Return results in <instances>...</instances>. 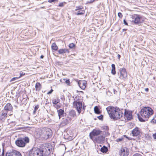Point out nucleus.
<instances>
[{"label": "nucleus", "instance_id": "4468645a", "mask_svg": "<svg viewBox=\"0 0 156 156\" xmlns=\"http://www.w3.org/2000/svg\"><path fill=\"white\" fill-rule=\"evenodd\" d=\"M71 118L69 117L67 119H63L62 122L60 124V127H63L67 125L69 123V121H71Z\"/></svg>", "mask_w": 156, "mask_h": 156}, {"label": "nucleus", "instance_id": "a878e982", "mask_svg": "<svg viewBox=\"0 0 156 156\" xmlns=\"http://www.w3.org/2000/svg\"><path fill=\"white\" fill-rule=\"evenodd\" d=\"M51 48L53 50L56 51L58 50V48L55 43H53L51 45Z\"/></svg>", "mask_w": 156, "mask_h": 156}, {"label": "nucleus", "instance_id": "4d7b16f0", "mask_svg": "<svg viewBox=\"0 0 156 156\" xmlns=\"http://www.w3.org/2000/svg\"><path fill=\"white\" fill-rule=\"evenodd\" d=\"M126 30H127L126 29H122V31H126Z\"/></svg>", "mask_w": 156, "mask_h": 156}, {"label": "nucleus", "instance_id": "bf43d9fd", "mask_svg": "<svg viewBox=\"0 0 156 156\" xmlns=\"http://www.w3.org/2000/svg\"><path fill=\"white\" fill-rule=\"evenodd\" d=\"M153 79L154 80L155 79V77H153Z\"/></svg>", "mask_w": 156, "mask_h": 156}, {"label": "nucleus", "instance_id": "a19ab883", "mask_svg": "<svg viewBox=\"0 0 156 156\" xmlns=\"http://www.w3.org/2000/svg\"><path fill=\"white\" fill-rule=\"evenodd\" d=\"M39 105H36L34 107V110H37L39 108Z\"/></svg>", "mask_w": 156, "mask_h": 156}, {"label": "nucleus", "instance_id": "f704fd0d", "mask_svg": "<svg viewBox=\"0 0 156 156\" xmlns=\"http://www.w3.org/2000/svg\"><path fill=\"white\" fill-rule=\"evenodd\" d=\"M123 140V138H118L116 140V141L117 142H119L122 141Z\"/></svg>", "mask_w": 156, "mask_h": 156}, {"label": "nucleus", "instance_id": "393cba45", "mask_svg": "<svg viewBox=\"0 0 156 156\" xmlns=\"http://www.w3.org/2000/svg\"><path fill=\"white\" fill-rule=\"evenodd\" d=\"M94 112L98 114H100L101 112L100 111L98 107L97 106H95L94 108Z\"/></svg>", "mask_w": 156, "mask_h": 156}, {"label": "nucleus", "instance_id": "a211bd4d", "mask_svg": "<svg viewBox=\"0 0 156 156\" xmlns=\"http://www.w3.org/2000/svg\"><path fill=\"white\" fill-rule=\"evenodd\" d=\"M58 114L59 119H60L62 117H63L65 114L64 111L63 109H60L58 110L57 111Z\"/></svg>", "mask_w": 156, "mask_h": 156}, {"label": "nucleus", "instance_id": "37998d69", "mask_svg": "<svg viewBox=\"0 0 156 156\" xmlns=\"http://www.w3.org/2000/svg\"><path fill=\"white\" fill-rule=\"evenodd\" d=\"M58 0H48V2L49 3H52L53 2H55L57 1Z\"/></svg>", "mask_w": 156, "mask_h": 156}, {"label": "nucleus", "instance_id": "052dcab7", "mask_svg": "<svg viewBox=\"0 0 156 156\" xmlns=\"http://www.w3.org/2000/svg\"><path fill=\"white\" fill-rule=\"evenodd\" d=\"M62 80H60V82H62Z\"/></svg>", "mask_w": 156, "mask_h": 156}, {"label": "nucleus", "instance_id": "7c9ffc66", "mask_svg": "<svg viewBox=\"0 0 156 156\" xmlns=\"http://www.w3.org/2000/svg\"><path fill=\"white\" fill-rule=\"evenodd\" d=\"M151 122L154 124H156V115L151 120Z\"/></svg>", "mask_w": 156, "mask_h": 156}, {"label": "nucleus", "instance_id": "39448f33", "mask_svg": "<svg viewBox=\"0 0 156 156\" xmlns=\"http://www.w3.org/2000/svg\"><path fill=\"white\" fill-rule=\"evenodd\" d=\"M30 141L29 138L27 136L19 138L15 141L16 145L19 147H24Z\"/></svg>", "mask_w": 156, "mask_h": 156}, {"label": "nucleus", "instance_id": "b1692460", "mask_svg": "<svg viewBox=\"0 0 156 156\" xmlns=\"http://www.w3.org/2000/svg\"><path fill=\"white\" fill-rule=\"evenodd\" d=\"M85 13L84 10H79L77 12L75 13V14L77 15H83Z\"/></svg>", "mask_w": 156, "mask_h": 156}, {"label": "nucleus", "instance_id": "ea45409f", "mask_svg": "<svg viewBox=\"0 0 156 156\" xmlns=\"http://www.w3.org/2000/svg\"><path fill=\"white\" fill-rule=\"evenodd\" d=\"M123 23L125 25H126V26L128 25V23H127L126 20L125 19H124L123 20Z\"/></svg>", "mask_w": 156, "mask_h": 156}, {"label": "nucleus", "instance_id": "8fccbe9b", "mask_svg": "<svg viewBox=\"0 0 156 156\" xmlns=\"http://www.w3.org/2000/svg\"><path fill=\"white\" fill-rule=\"evenodd\" d=\"M5 117H4V116H1L0 117V119L2 120L3 119H5Z\"/></svg>", "mask_w": 156, "mask_h": 156}, {"label": "nucleus", "instance_id": "1a4fd4ad", "mask_svg": "<svg viewBox=\"0 0 156 156\" xmlns=\"http://www.w3.org/2000/svg\"><path fill=\"white\" fill-rule=\"evenodd\" d=\"M119 79L123 80L125 79L127 76V73L126 69L124 68H120L119 71L117 73Z\"/></svg>", "mask_w": 156, "mask_h": 156}, {"label": "nucleus", "instance_id": "f3484780", "mask_svg": "<svg viewBox=\"0 0 156 156\" xmlns=\"http://www.w3.org/2000/svg\"><path fill=\"white\" fill-rule=\"evenodd\" d=\"M13 108V107L10 103L7 104L4 107L5 111L7 112L9 111H12Z\"/></svg>", "mask_w": 156, "mask_h": 156}, {"label": "nucleus", "instance_id": "c9c22d12", "mask_svg": "<svg viewBox=\"0 0 156 156\" xmlns=\"http://www.w3.org/2000/svg\"><path fill=\"white\" fill-rule=\"evenodd\" d=\"M118 16L120 18H122L123 16V15L120 12H118Z\"/></svg>", "mask_w": 156, "mask_h": 156}, {"label": "nucleus", "instance_id": "20e7f679", "mask_svg": "<svg viewBox=\"0 0 156 156\" xmlns=\"http://www.w3.org/2000/svg\"><path fill=\"white\" fill-rule=\"evenodd\" d=\"M153 113V110L151 108L149 107H144L140 111V114L141 116L146 118H149Z\"/></svg>", "mask_w": 156, "mask_h": 156}, {"label": "nucleus", "instance_id": "4c0bfd02", "mask_svg": "<svg viewBox=\"0 0 156 156\" xmlns=\"http://www.w3.org/2000/svg\"><path fill=\"white\" fill-rule=\"evenodd\" d=\"M103 115H100L98 117V118L100 120H102L103 119Z\"/></svg>", "mask_w": 156, "mask_h": 156}, {"label": "nucleus", "instance_id": "c03bdc74", "mask_svg": "<svg viewBox=\"0 0 156 156\" xmlns=\"http://www.w3.org/2000/svg\"><path fill=\"white\" fill-rule=\"evenodd\" d=\"M25 75V73H23V72H22V73H21L20 74V76L18 77H19V78L22 77V76L24 75Z\"/></svg>", "mask_w": 156, "mask_h": 156}, {"label": "nucleus", "instance_id": "9b49d317", "mask_svg": "<svg viewBox=\"0 0 156 156\" xmlns=\"http://www.w3.org/2000/svg\"><path fill=\"white\" fill-rule=\"evenodd\" d=\"M124 111V116L125 119H126L128 121L130 120L133 119L132 112L126 109H125Z\"/></svg>", "mask_w": 156, "mask_h": 156}, {"label": "nucleus", "instance_id": "5fc2aeb1", "mask_svg": "<svg viewBox=\"0 0 156 156\" xmlns=\"http://www.w3.org/2000/svg\"><path fill=\"white\" fill-rule=\"evenodd\" d=\"M44 56L42 55H41V56H40V58L41 59H43L44 58Z\"/></svg>", "mask_w": 156, "mask_h": 156}, {"label": "nucleus", "instance_id": "c85d7f7f", "mask_svg": "<svg viewBox=\"0 0 156 156\" xmlns=\"http://www.w3.org/2000/svg\"><path fill=\"white\" fill-rule=\"evenodd\" d=\"M69 47L70 48L72 49L75 48L76 45L73 43H71L69 44Z\"/></svg>", "mask_w": 156, "mask_h": 156}, {"label": "nucleus", "instance_id": "49530a36", "mask_svg": "<svg viewBox=\"0 0 156 156\" xmlns=\"http://www.w3.org/2000/svg\"><path fill=\"white\" fill-rule=\"evenodd\" d=\"M53 91V90H52V89H51V90H50L49 92H48L47 93V94H50L52 93Z\"/></svg>", "mask_w": 156, "mask_h": 156}, {"label": "nucleus", "instance_id": "4be33fe9", "mask_svg": "<svg viewBox=\"0 0 156 156\" xmlns=\"http://www.w3.org/2000/svg\"><path fill=\"white\" fill-rule=\"evenodd\" d=\"M36 91H39L41 88V85L40 83L37 82L35 84Z\"/></svg>", "mask_w": 156, "mask_h": 156}, {"label": "nucleus", "instance_id": "2eb2a0df", "mask_svg": "<svg viewBox=\"0 0 156 156\" xmlns=\"http://www.w3.org/2000/svg\"><path fill=\"white\" fill-rule=\"evenodd\" d=\"M119 154L120 156H127L129 154V150L127 148H122L120 150Z\"/></svg>", "mask_w": 156, "mask_h": 156}, {"label": "nucleus", "instance_id": "cd10ccee", "mask_svg": "<svg viewBox=\"0 0 156 156\" xmlns=\"http://www.w3.org/2000/svg\"><path fill=\"white\" fill-rule=\"evenodd\" d=\"M75 8V10L77 11L80 10H82V9L83 8V7L81 5H79L76 7Z\"/></svg>", "mask_w": 156, "mask_h": 156}, {"label": "nucleus", "instance_id": "423d86ee", "mask_svg": "<svg viewBox=\"0 0 156 156\" xmlns=\"http://www.w3.org/2000/svg\"><path fill=\"white\" fill-rule=\"evenodd\" d=\"M104 135H109V133L108 132L105 131H102L99 129H94L89 134V136L90 139L93 140H94L95 137L98 136L99 135L102 133H105Z\"/></svg>", "mask_w": 156, "mask_h": 156}, {"label": "nucleus", "instance_id": "dca6fc26", "mask_svg": "<svg viewBox=\"0 0 156 156\" xmlns=\"http://www.w3.org/2000/svg\"><path fill=\"white\" fill-rule=\"evenodd\" d=\"M87 82L84 80H79L78 82V84L80 87L82 89H84L86 87Z\"/></svg>", "mask_w": 156, "mask_h": 156}, {"label": "nucleus", "instance_id": "864d4df0", "mask_svg": "<svg viewBox=\"0 0 156 156\" xmlns=\"http://www.w3.org/2000/svg\"><path fill=\"white\" fill-rule=\"evenodd\" d=\"M36 111L37 110H34V111L33 112V114H34L36 113Z\"/></svg>", "mask_w": 156, "mask_h": 156}, {"label": "nucleus", "instance_id": "412c9836", "mask_svg": "<svg viewBox=\"0 0 156 156\" xmlns=\"http://www.w3.org/2000/svg\"><path fill=\"white\" fill-rule=\"evenodd\" d=\"M108 150V147L105 145H104L101 147L100 150V151L103 153H106Z\"/></svg>", "mask_w": 156, "mask_h": 156}, {"label": "nucleus", "instance_id": "2f4dec72", "mask_svg": "<svg viewBox=\"0 0 156 156\" xmlns=\"http://www.w3.org/2000/svg\"><path fill=\"white\" fill-rule=\"evenodd\" d=\"M138 117V119L139 120V121L141 122H143L145 121V120L143 118H142L141 117L139 114L137 115Z\"/></svg>", "mask_w": 156, "mask_h": 156}, {"label": "nucleus", "instance_id": "f257e3e1", "mask_svg": "<svg viewBox=\"0 0 156 156\" xmlns=\"http://www.w3.org/2000/svg\"><path fill=\"white\" fill-rule=\"evenodd\" d=\"M106 109L110 118L114 120L119 119L123 115V111L124 109L121 110L117 107L108 106Z\"/></svg>", "mask_w": 156, "mask_h": 156}, {"label": "nucleus", "instance_id": "9d476101", "mask_svg": "<svg viewBox=\"0 0 156 156\" xmlns=\"http://www.w3.org/2000/svg\"><path fill=\"white\" fill-rule=\"evenodd\" d=\"M5 156H22V155L20 152L16 150H12L6 152Z\"/></svg>", "mask_w": 156, "mask_h": 156}, {"label": "nucleus", "instance_id": "6e6552de", "mask_svg": "<svg viewBox=\"0 0 156 156\" xmlns=\"http://www.w3.org/2000/svg\"><path fill=\"white\" fill-rule=\"evenodd\" d=\"M79 99H77V97H75L74 101L73 102V106L77 111L78 115H79L81 112L82 103L81 102L79 101Z\"/></svg>", "mask_w": 156, "mask_h": 156}, {"label": "nucleus", "instance_id": "09e8293b", "mask_svg": "<svg viewBox=\"0 0 156 156\" xmlns=\"http://www.w3.org/2000/svg\"><path fill=\"white\" fill-rule=\"evenodd\" d=\"M4 154H5L4 149H3V151L2 152V155H1V156H4Z\"/></svg>", "mask_w": 156, "mask_h": 156}, {"label": "nucleus", "instance_id": "79ce46f5", "mask_svg": "<svg viewBox=\"0 0 156 156\" xmlns=\"http://www.w3.org/2000/svg\"><path fill=\"white\" fill-rule=\"evenodd\" d=\"M132 156H142L141 154L139 153H136L133 154Z\"/></svg>", "mask_w": 156, "mask_h": 156}, {"label": "nucleus", "instance_id": "5701e85b", "mask_svg": "<svg viewBox=\"0 0 156 156\" xmlns=\"http://www.w3.org/2000/svg\"><path fill=\"white\" fill-rule=\"evenodd\" d=\"M112 69L111 70V73L112 74L114 75L115 74L116 72L115 70V65L114 64H112L111 65Z\"/></svg>", "mask_w": 156, "mask_h": 156}, {"label": "nucleus", "instance_id": "3c124183", "mask_svg": "<svg viewBox=\"0 0 156 156\" xmlns=\"http://www.w3.org/2000/svg\"><path fill=\"white\" fill-rule=\"evenodd\" d=\"M149 89L148 88H146L145 89V91L147 92L148 91H149Z\"/></svg>", "mask_w": 156, "mask_h": 156}, {"label": "nucleus", "instance_id": "a18cd8bd", "mask_svg": "<svg viewBox=\"0 0 156 156\" xmlns=\"http://www.w3.org/2000/svg\"><path fill=\"white\" fill-rule=\"evenodd\" d=\"M108 127L107 126H105L103 128V129H105V130H108Z\"/></svg>", "mask_w": 156, "mask_h": 156}, {"label": "nucleus", "instance_id": "0eeeda50", "mask_svg": "<svg viewBox=\"0 0 156 156\" xmlns=\"http://www.w3.org/2000/svg\"><path fill=\"white\" fill-rule=\"evenodd\" d=\"M130 17L132 19L130 21L136 24H139L143 22L145 20L144 16L137 14L131 16Z\"/></svg>", "mask_w": 156, "mask_h": 156}, {"label": "nucleus", "instance_id": "bb28decb", "mask_svg": "<svg viewBox=\"0 0 156 156\" xmlns=\"http://www.w3.org/2000/svg\"><path fill=\"white\" fill-rule=\"evenodd\" d=\"M60 100L59 99H53L52 100V102L53 104L56 105L59 102Z\"/></svg>", "mask_w": 156, "mask_h": 156}, {"label": "nucleus", "instance_id": "603ef678", "mask_svg": "<svg viewBox=\"0 0 156 156\" xmlns=\"http://www.w3.org/2000/svg\"><path fill=\"white\" fill-rule=\"evenodd\" d=\"M86 107V106H84V105H83L82 106V108L84 110H85V108Z\"/></svg>", "mask_w": 156, "mask_h": 156}, {"label": "nucleus", "instance_id": "6e6d98bb", "mask_svg": "<svg viewBox=\"0 0 156 156\" xmlns=\"http://www.w3.org/2000/svg\"><path fill=\"white\" fill-rule=\"evenodd\" d=\"M121 57V56L119 54H118V57L119 58H120Z\"/></svg>", "mask_w": 156, "mask_h": 156}, {"label": "nucleus", "instance_id": "de8ad7c7", "mask_svg": "<svg viewBox=\"0 0 156 156\" xmlns=\"http://www.w3.org/2000/svg\"><path fill=\"white\" fill-rule=\"evenodd\" d=\"M152 136L154 139H156V133L154 134H153Z\"/></svg>", "mask_w": 156, "mask_h": 156}, {"label": "nucleus", "instance_id": "72a5a7b5", "mask_svg": "<svg viewBox=\"0 0 156 156\" xmlns=\"http://www.w3.org/2000/svg\"><path fill=\"white\" fill-rule=\"evenodd\" d=\"M63 80L65 81L67 85H70V80L69 79H63Z\"/></svg>", "mask_w": 156, "mask_h": 156}, {"label": "nucleus", "instance_id": "f03ea898", "mask_svg": "<svg viewBox=\"0 0 156 156\" xmlns=\"http://www.w3.org/2000/svg\"><path fill=\"white\" fill-rule=\"evenodd\" d=\"M51 152V149L48 147L33 148L29 151L28 156H48Z\"/></svg>", "mask_w": 156, "mask_h": 156}, {"label": "nucleus", "instance_id": "7ed1b4c3", "mask_svg": "<svg viewBox=\"0 0 156 156\" xmlns=\"http://www.w3.org/2000/svg\"><path fill=\"white\" fill-rule=\"evenodd\" d=\"M37 134L39 139L43 140L51 138L52 133L50 129L43 128L38 129Z\"/></svg>", "mask_w": 156, "mask_h": 156}, {"label": "nucleus", "instance_id": "13d9d810", "mask_svg": "<svg viewBox=\"0 0 156 156\" xmlns=\"http://www.w3.org/2000/svg\"><path fill=\"white\" fill-rule=\"evenodd\" d=\"M124 136H125L127 138L129 139L128 137L126 136V135H124Z\"/></svg>", "mask_w": 156, "mask_h": 156}, {"label": "nucleus", "instance_id": "f8f14e48", "mask_svg": "<svg viewBox=\"0 0 156 156\" xmlns=\"http://www.w3.org/2000/svg\"><path fill=\"white\" fill-rule=\"evenodd\" d=\"M131 133L133 136H140L142 134V133L138 127H136L132 131Z\"/></svg>", "mask_w": 156, "mask_h": 156}, {"label": "nucleus", "instance_id": "e433bc0d", "mask_svg": "<svg viewBox=\"0 0 156 156\" xmlns=\"http://www.w3.org/2000/svg\"><path fill=\"white\" fill-rule=\"evenodd\" d=\"M65 4V2H63L60 3L59 4L58 6L61 7H62L64 6V4Z\"/></svg>", "mask_w": 156, "mask_h": 156}, {"label": "nucleus", "instance_id": "ddd939ff", "mask_svg": "<svg viewBox=\"0 0 156 156\" xmlns=\"http://www.w3.org/2000/svg\"><path fill=\"white\" fill-rule=\"evenodd\" d=\"M104 134H105V133ZM101 135L98 136L96 137H95L94 140L96 141L97 142H102L105 140V137L107 136L106 135H104L103 133L101 134Z\"/></svg>", "mask_w": 156, "mask_h": 156}, {"label": "nucleus", "instance_id": "473e14b6", "mask_svg": "<svg viewBox=\"0 0 156 156\" xmlns=\"http://www.w3.org/2000/svg\"><path fill=\"white\" fill-rule=\"evenodd\" d=\"M19 78V77H15L12 78L11 80H10V82H11L13 81H16V80Z\"/></svg>", "mask_w": 156, "mask_h": 156}, {"label": "nucleus", "instance_id": "c756f323", "mask_svg": "<svg viewBox=\"0 0 156 156\" xmlns=\"http://www.w3.org/2000/svg\"><path fill=\"white\" fill-rule=\"evenodd\" d=\"M2 113L1 116H4V117H6L8 112H6L5 111H2Z\"/></svg>", "mask_w": 156, "mask_h": 156}, {"label": "nucleus", "instance_id": "6ab92c4d", "mask_svg": "<svg viewBox=\"0 0 156 156\" xmlns=\"http://www.w3.org/2000/svg\"><path fill=\"white\" fill-rule=\"evenodd\" d=\"M69 116L72 118H75L77 117L76 111L73 109L69 111Z\"/></svg>", "mask_w": 156, "mask_h": 156}, {"label": "nucleus", "instance_id": "aec40b11", "mask_svg": "<svg viewBox=\"0 0 156 156\" xmlns=\"http://www.w3.org/2000/svg\"><path fill=\"white\" fill-rule=\"evenodd\" d=\"M58 53L59 54H62L65 53H69V51L68 49H60L58 51Z\"/></svg>", "mask_w": 156, "mask_h": 156}, {"label": "nucleus", "instance_id": "58836bf2", "mask_svg": "<svg viewBox=\"0 0 156 156\" xmlns=\"http://www.w3.org/2000/svg\"><path fill=\"white\" fill-rule=\"evenodd\" d=\"M95 1V0H91L90 1H87V4H90L93 3Z\"/></svg>", "mask_w": 156, "mask_h": 156}]
</instances>
